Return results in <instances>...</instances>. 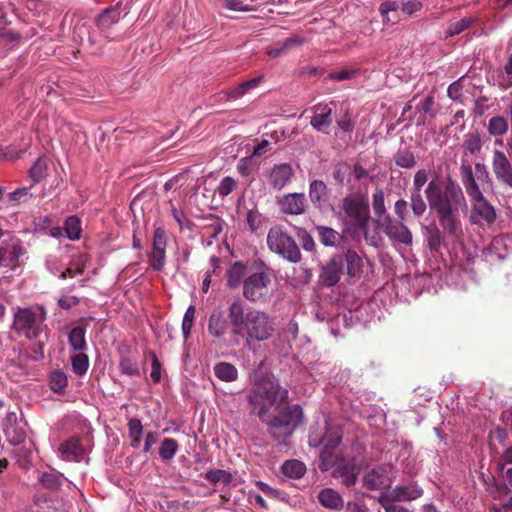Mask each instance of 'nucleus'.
I'll use <instances>...</instances> for the list:
<instances>
[{
  "label": "nucleus",
  "instance_id": "nucleus-1",
  "mask_svg": "<svg viewBox=\"0 0 512 512\" xmlns=\"http://www.w3.org/2000/svg\"><path fill=\"white\" fill-rule=\"evenodd\" d=\"M425 196L443 231L448 236L457 235L461 226L459 211L467 206L465 195L458 182L450 177L445 181L432 179L427 184Z\"/></svg>",
  "mask_w": 512,
  "mask_h": 512
},
{
  "label": "nucleus",
  "instance_id": "nucleus-2",
  "mask_svg": "<svg viewBox=\"0 0 512 512\" xmlns=\"http://www.w3.org/2000/svg\"><path fill=\"white\" fill-rule=\"evenodd\" d=\"M272 269L264 263L247 267L243 262H235L227 271V286L235 289L242 285L243 297L251 303H265L272 294Z\"/></svg>",
  "mask_w": 512,
  "mask_h": 512
},
{
  "label": "nucleus",
  "instance_id": "nucleus-3",
  "mask_svg": "<svg viewBox=\"0 0 512 512\" xmlns=\"http://www.w3.org/2000/svg\"><path fill=\"white\" fill-rule=\"evenodd\" d=\"M231 333L245 339L247 343L263 342L274 333V319L265 311L255 308L245 310L244 303L237 299L228 307Z\"/></svg>",
  "mask_w": 512,
  "mask_h": 512
},
{
  "label": "nucleus",
  "instance_id": "nucleus-4",
  "mask_svg": "<svg viewBox=\"0 0 512 512\" xmlns=\"http://www.w3.org/2000/svg\"><path fill=\"white\" fill-rule=\"evenodd\" d=\"M370 219L369 204L365 196L352 194L343 199L341 220L345 231L354 239L364 237L368 244L377 246L379 237L377 234H370L368 230Z\"/></svg>",
  "mask_w": 512,
  "mask_h": 512
},
{
  "label": "nucleus",
  "instance_id": "nucleus-5",
  "mask_svg": "<svg viewBox=\"0 0 512 512\" xmlns=\"http://www.w3.org/2000/svg\"><path fill=\"white\" fill-rule=\"evenodd\" d=\"M288 400V390L271 375H260L255 379L248 401L261 421H266L272 407L279 409Z\"/></svg>",
  "mask_w": 512,
  "mask_h": 512
},
{
  "label": "nucleus",
  "instance_id": "nucleus-6",
  "mask_svg": "<svg viewBox=\"0 0 512 512\" xmlns=\"http://www.w3.org/2000/svg\"><path fill=\"white\" fill-rule=\"evenodd\" d=\"M47 311L41 305L17 307L14 310L12 329L18 336L37 340L47 328Z\"/></svg>",
  "mask_w": 512,
  "mask_h": 512
},
{
  "label": "nucleus",
  "instance_id": "nucleus-7",
  "mask_svg": "<svg viewBox=\"0 0 512 512\" xmlns=\"http://www.w3.org/2000/svg\"><path fill=\"white\" fill-rule=\"evenodd\" d=\"M461 176L466 193L470 197L472 203L471 221L475 224L480 221L487 224L494 223L496 220V211L481 192L475 180L471 166H462Z\"/></svg>",
  "mask_w": 512,
  "mask_h": 512
},
{
  "label": "nucleus",
  "instance_id": "nucleus-8",
  "mask_svg": "<svg viewBox=\"0 0 512 512\" xmlns=\"http://www.w3.org/2000/svg\"><path fill=\"white\" fill-rule=\"evenodd\" d=\"M267 245L272 252L292 263H297L301 260V252L298 245L293 238L279 226L270 228L267 235Z\"/></svg>",
  "mask_w": 512,
  "mask_h": 512
},
{
  "label": "nucleus",
  "instance_id": "nucleus-9",
  "mask_svg": "<svg viewBox=\"0 0 512 512\" xmlns=\"http://www.w3.org/2000/svg\"><path fill=\"white\" fill-rule=\"evenodd\" d=\"M342 440V434L337 427H328L324 436L320 439L314 435H310L309 443L311 446L322 445L320 452V465L321 471H327L333 464V459L337 456L335 454L336 448L340 445Z\"/></svg>",
  "mask_w": 512,
  "mask_h": 512
},
{
  "label": "nucleus",
  "instance_id": "nucleus-10",
  "mask_svg": "<svg viewBox=\"0 0 512 512\" xmlns=\"http://www.w3.org/2000/svg\"><path fill=\"white\" fill-rule=\"evenodd\" d=\"M303 420V410L298 404L288 406L279 411L276 416L270 418L267 414L266 421L271 428V435L277 437L275 429H284L283 435L289 436Z\"/></svg>",
  "mask_w": 512,
  "mask_h": 512
},
{
  "label": "nucleus",
  "instance_id": "nucleus-11",
  "mask_svg": "<svg viewBox=\"0 0 512 512\" xmlns=\"http://www.w3.org/2000/svg\"><path fill=\"white\" fill-rule=\"evenodd\" d=\"M167 232L164 227H156L153 233L152 250L148 263L153 271H162L166 265Z\"/></svg>",
  "mask_w": 512,
  "mask_h": 512
},
{
  "label": "nucleus",
  "instance_id": "nucleus-12",
  "mask_svg": "<svg viewBox=\"0 0 512 512\" xmlns=\"http://www.w3.org/2000/svg\"><path fill=\"white\" fill-rule=\"evenodd\" d=\"M376 223L391 241L404 245L412 244V233L403 221H394L390 216H385L381 220H376Z\"/></svg>",
  "mask_w": 512,
  "mask_h": 512
},
{
  "label": "nucleus",
  "instance_id": "nucleus-13",
  "mask_svg": "<svg viewBox=\"0 0 512 512\" xmlns=\"http://www.w3.org/2000/svg\"><path fill=\"white\" fill-rule=\"evenodd\" d=\"M330 468H334L332 476L334 478H340L345 486L350 487L356 483L358 473L353 458L345 459L336 456Z\"/></svg>",
  "mask_w": 512,
  "mask_h": 512
},
{
  "label": "nucleus",
  "instance_id": "nucleus-14",
  "mask_svg": "<svg viewBox=\"0 0 512 512\" xmlns=\"http://www.w3.org/2000/svg\"><path fill=\"white\" fill-rule=\"evenodd\" d=\"M492 169L498 181L512 188V165L503 151H493Z\"/></svg>",
  "mask_w": 512,
  "mask_h": 512
},
{
  "label": "nucleus",
  "instance_id": "nucleus-15",
  "mask_svg": "<svg viewBox=\"0 0 512 512\" xmlns=\"http://www.w3.org/2000/svg\"><path fill=\"white\" fill-rule=\"evenodd\" d=\"M60 457L66 461L80 462L87 454V450L81 444V438L73 436L62 442L58 448Z\"/></svg>",
  "mask_w": 512,
  "mask_h": 512
},
{
  "label": "nucleus",
  "instance_id": "nucleus-16",
  "mask_svg": "<svg viewBox=\"0 0 512 512\" xmlns=\"http://www.w3.org/2000/svg\"><path fill=\"white\" fill-rule=\"evenodd\" d=\"M25 253L19 240H12L10 244L0 246V268L14 269L18 265L19 258Z\"/></svg>",
  "mask_w": 512,
  "mask_h": 512
},
{
  "label": "nucleus",
  "instance_id": "nucleus-17",
  "mask_svg": "<svg viewBox=\"0 0 512 512\" xmlns=\"http://www.w3.org/2000/svg\"><path fill=\"white\" fill-rule=\"evenodd\" d=\"M294 177V170L290 164L281 163L274 165L268 179L269 185L275 190H282Z\"/></svg>",
  "mask_w": 512,
  "mask_h": 512
},
{
  "label": "nucleus",
  "instance_id": "nucleus-18",
  "mask_svg": "<svg viewBox=\"0 0 512 512\" xmlns=\"http://www.w3.org/2000/svg\"><path fill=\"white\" fill-rule=\"evenodd\" d=\"M278 204L283 213L300 215L305 211V195L303 193H289L279 199Z\"/></svg>",
  "mask_w": 512,
  "mask_h": 512
},
{
  "label": "nucleus",
  "instance_id": "nucleus-19",
  "mask_svg": "<svg viewBox=\"0 0 512 512\" xmlns=\"http://www.w3.org/2000/svg\"><path fill=\"white\" fill-rule=\"evenodd\" d=\"M363 482L367 489L379 490L390 486L391 479L385 467H376L365 474Z\"/></svg>",
  "mask_w": 512,
  "mask_h": 512
},
{
  "label": "nucleus",
  "instance_id": "nucleus-20",
  "mask_svg": "<svg viewBox=\"0 0 512 512\" xmlns=\"http://www.w3.org/2000/svg\"><path fill=\"white\" fill-rule=\"evenodd\" d=\"M319 504L332 511H340L344 508V499L339 492L332 488H323L318 492Z\"/></svg>",
  "mask_w": 512,
  "mask_h": 512
},
{
  "label": "nucleus",
  "instance_id": "nucleus-21",
  "mask_svg": "<svg viewBox=\"0 0 512 512\" xmlns=\"http://www.w3.org/2000/svg\"><path fill=\"white\" fill-rule=\"evenodd\" d=\"M314 116L311 118V126L320 132H327L332 123V109L327 104H318L313 107Z\"/></svg>",
  "mask_w": 512,
  "mask_h": 512
},
{
  "label": "nucleus",
  "instance_id": "nucleus-22",
  "mask_svg": "<svg viewBox=\"0 0 512 512\" xmlns=\"http://www.w3.org/2000/svg\"><path fill=\"white\" fill-rule=\"evenodd\" d=\"M390 499L397 501H412L423 494V490L417 485H397L392 491L386 493Z\"/></svg>",
  "mask_w": 512,
  "mask_h": 512
},
{
  "label": "nucleus",
  "instance_id": "nucleus-23",
  "mask_svg": "<svg viewBox=\"0 0 512 512\" xmlns=\"http://www.w3.org/2000/svg\"><path fill=\"white\" fill-rule=\"evenodd\" d=\"M228 320L221 310H215L211 313L208 320V332L215 338L222 337L228 329Z\"/></svg>",
  "mask_w": 512,
  "mask_h": 512
},
{
  "label": "nucleus",
  "instance_id": "nucleus-24",
  "mask_svg": "<svg viewBox=\"0 0 512 512\" xmlns=\"http://www.w3.org/2000/svg\"><path fill=\"white\" fill-rule=\"evenodd\" d=\"M263 80V76L253 78L248 81H244L237 86L231 87L224 91V94L228 100H236L243 97L252 89L256 88Z\"/></svg>",
  "mask_w": 512,
  "mask_h": 512
},
{
  "label": "nucleus",
  "instance_id": "nucleus-25",
  "mask_svg": "<svg viewBox=\"0 0 512 512\" xmlns=\"http://www.w3.org/2000/svg\"><path fill=\"white\" fill-rule=\"evenodd\" d=\"M343 263L333 259L324 269L321 274L323 283L326 286H334L340 280L342 274Z\"/></svg>",
  "mask_w": 512,
  "mask_h": 512
},
{
  "label": "nucleus",
  "instance_id": "nucleus-26",
  "mask_svg": "<svg viewBox=\"0 0 512 512\" xmlns=\"http://www.w3.org/2000/svg\"><path fill=\"white\" fill-rule=\"evenodd\" d=\"M214 375L223 382H233L238 378L237 368L229 362H219L213 367Z\"/></svg>",
  "mask_w": 512,
  "mask_h": 512
},
{
  "label": "nucleus",
  "instance_id": "nucleus-27",
  "mask_svg": "<svg viewBox=\"0 0 512 512\" xmlns=\"http://www.w3.org/2000/svg\"><path fill=\"white\" fill-rule=\"evenodd\" d=\"M346 272L350 277H358L362 271L363 260L354 250H348L344 255Z\"/></svg>",
  "mask_w": 512,
  "mask_h": 512
},
{
  "label": "nucleus",
  "instance_id": "nucleus-28",
  "mask_svg": "<svg viewBox=\"0 0 512 512\" xmlns=\"http://www.w3.org/2000/svg\"><path fill=\"white\" fill-rule=\"evenodd\" d=\"M281 472L290 479H300L306 473V466L303 462L296 459L287 460L282 464Z\"/></svg>",
  "mask_w": 512,
  "mask_h": 512
},
{
  "label": "nucleus",
  "instance_id": "nucleus-29",
  "mask_svg": "<svg viewBox=\"0 0 512 512\" xmlns=\"http://www.w3.org/2000/svg\"><path fill=\"white\" fill-rule=\"evenodd\" d=\"M86 329L82 326L74 327L68 334V342L74 351H85L87 349Z\"/></svg>",
  "mask_w": 512,
  "mask_h": 512
},
{
  "label": "nucleus",
  "instance_id": "nucleus-30",
  "mask_svg": "<svg viewBox=\"0 0 512 512\" xmlns=\"http://www.w3.org/2000/svg\"><path fill=\"white\" fill-rule=\"evenodd\" d=\"M326 196V184L320 180L312 181L309 188V197L311 202L320 207L326 201Z\"/></svg>",
  "mask_w": 512,
  "mask_h": 512
},
{
  "label": "nucleus",
  "instance_id": "nucleus-31",
  "mask_svg": "<svg viewBox=\"0 0 512 512\" xmlns=\"http://www.w3.org/2000/svg\"><path fill=\"white\" fill-rule=\"evenodd\" d=\"M400 9V2L397 0H389L382 2L379 6V12L383 18V23H396L399 18L396 15L390 16V13H396Z\"/></svg>",
  "mask_w": 512,
  "mask_h": 512
},
{
  "label": "nucleus",
  "instance_id": "nucleus-32",
  "mask_svg": "<svg viewBox=\"0 0 512 512\" xmlns=\"http://www.w3.org/2000/svg\"><path fill=\"white\" fill-rule=\"evenodd\" d=\"M508 121L503 116H493L488 121L487 130L491 136L501 137L507 133Z\"/></svg>",
  "mask_w": 512,
  "mask_h": 512
},
{
  "label": "nucleus",
  "instance_id": "nucleus-33",
  "mask_svg": "<svg viewBox=\"0 0 512 512\" xmlns=\"http://www.w3.org/2000/svg\"><path fill=\"white\" fill-rule=\"evenodd\" d=\"M483 146L481 135L478 132L468 133L463 141L465 152L470 155L480 153Z\"/></svg>",
  "mask_w": 512,
  "mask_h": 512
},
{
  "label": "nucleus",
  "instance_id": "nucleus-34",
  "mask_svg": "<svg viewBox=\"0 0 512 512\" xmlns=\"http://www.w3.org/2000/svg\"><path fill=\"white\" fill-rule=\"evenodd\" d=\"M316 229L323 245L333 247L339 243L340 234L334 229L326 226H318Z\"/></svg>",
  "mask_w": 512,
  "mask_h": 512
},
{
  "label": "nucleus",
  "instance_id": "nucleus-35",
  "mask_svg": "<svg viewBox=\"0 0 512 512\" xmlns=\"http://www.w3.org/2000/svg\"><path fill=\"white\" fill-rule=\"evenodd\" d=\"M64 231L68 239L79 240L82 232L80 219L76 216L68 217L64 223Z\"/></svg>",
  "mask_w": 512,
  "mask_h": 512
},
{
  "label": "nucleus",
  "instance_id": "nucleus-36",
  "mask_svg": "<svg viewBox=\"0 0 512 512\" xmlns=\"http://www.w3.org/2000/svg\"><path fill=\"white\" fill-rule=\"evenodd\" d=\"M71 365L72 370L76 375L80 377L85 375L89 368L88 355L83 353V351L73 355L71 357Z\"/></svg>",
  "mask_w": 512,
  "mask_h": 512
},
{
  "label": "nucleus",
  "instance_id": "nucleus-37",
  "mask_svg": "<svg viewBox=\"0 0 512 512\" xmlns=\"http://www.w3.org/2000/svg\"><path fill=\"white\" fill-rule=\"evenodd\" d=\"M179 445L173 438H165L159 447V456L162 460H171L177 453Z\"/></svg>",
  "mask_w": 512,
  "mask_h": 512
},
{
  "label": "nucleus",
  "instance_id": "nucleus-38",
  "mask_svg": "<svg viewBox=\"0 0 512 512\" xmlns=\"http://www.w3.org/2000/svg\"><path fill=\"white\" fill-rule=\"evenodd\" d=\"M50 388L56 393H62L68 384L67 375L60 370L53 371L49 378Z\"/></svg>",
  "mask_w": 512,
  "mask_h": 512
},
{
  "label": "nucleus",
  "instance_id": "nucleus-39",
  "mask_svg": "<svg viewBox=\"0 0 512 512\" xmlns=\"http://www.w3.org/2000/svg\"><path fill=\"white\" fill-rule=\"evenodd\" d=\"M39 481L45 488L57 491L62 486V475L46 472L40 475Z\"/></svg>",
  "mask_w": 512,
  "mask_h": 512
},
{
  "label": "nucleus",
  "instance_id": "nucleus-40",
  "mask_svg": "<svg viewBox=\"0 0 512 512\" xmlns=\"http://www.w3.org/2000/svg\"><path fill=\"white\" fill-rule=\"evenodd\" d=\"M204 478L212 484L223 483L228 485L232 481L231 473L222 469L209 470L204 474Z\"/></svg>",
  "mask_w": 512,
  "mask_h": 512
},
{
  "label": "nucleus",
  "instance_id": "nucleus-41",
  "mask_svg": "<svg viewBox=\"0 0 512 512\" xmlns=\"http://www.w3.org/2000/svg\"><path fill=\"white\" fill-rule=\"evenodd\" d=\"M372 207L375 215L379 218L378 220L383 219L386 215L385 208V197L384 192L381 189H377L372 196Z\"/></svg>",
  "mask_w": 512,
  "mask_h": 512
},
{
  "label": "nucleus",
  "instance_id": "nucleus-42",
  "mask_svg": "<svg viewBox=\"0 0 512 512\" xmlns=\"http://www.w3.org/2000/svg\"><path fill=\"white\" fill-rule=\"evenodd\" d=\"M8 197L11 203L14 205H20L22 203H27L33 197V193L31 192V187H22L9 193Z\"/></svg>",
  "mask_w": 512,
  "mask_h": 512
},
{
  "label": "nucleus",
  "instance_id": "nucleus-43",
  "mask_svg": "<svg viewBox=\"0 0 512 512\" xmlns=\"http://www.w3.org/2000/svg\"><path fill=\"white\" fill-rule=\"evenodd\" d=\"M473 22L474 19L472 17H464L458 21L452 22L448 25L446 34L450 37L458 35L468 29Z\"/></svg>",
  "mask_w": 512,
  "mask_h": 512
},
{
  "label": "nucleus",
  "instance_id": "nucleus-44",
  "mask_svg": "<svg viewBox=\"0 0 512 512\" xmlns=\"http://www.w3.org/2000/svg\"><path fill=\"white\" fill-rule=\"evenodd\" d=\"M410 205L414 215L417 217L422 216L427 209V204L421 192L411 191Z\"/></svg>",
  "mask_w": 512,
  "mask_h": 512
},
{
  "label": "nucleus",
  "instance_id": "nucleus-45",
  "mask_svg": "<svg viewBox=\"0 0 512 512\" xmlns=\"http://www.w3.org/2000/svg\"><path fill=\"white\" fill-rule=\"evenodd\" d=\"M128 428H129V435L132 438L131 445H132V447L136 448V447H138V445L141 441V436L143 433L142 423L139 419L132 418L129 420Z\"/></svg>",
  "mask_w": 512,
  "mask_h": 512
},
{
  "label": "nucleus",
  "instance_id": "nucleus-46",
  "mask_svg": "<svg viewBox=\"0 0 512 512\" xmlns=\"http://www.w3.org/2000/svg\"><path fill=\"white\" fill-rule=\"evenodd\" d=\"M194 319H195V306L190 305L187 308V310L183 316V320H182V334H183V338L185 340H187L190 336V333H191V330H192V327L194 324Z\"/></svg>",
  "mask_w": 512,
  "mask_h": 512
},
{
  "label": "nucleus",
  "instance_id": "nucleus-47",
  "mask_svg": "<svg viewBox=\"0 0 512 512\" xmlns=\"http://www.w3.org/2000/svg\"><path fill=\"white\" fill-rule=\"evenodd\" d=\"M30 177L34 182H39L47 174V161L43 158H38L29 171Z\"/></svg>",
  "mask_w": 512,
  "mask_h": 512
},
{
  "label": "nucleus",
  "instance_id": "nucleus-48",
  "mask_svg": "<svg viewBox=\"0 0 512 512\" xmlns=\"http://www.w3.org/2000/svg\"><path fill=\"white\" fill-rule=\"evenodd\" d=\"M247 224L252 232L261 230L264 226L265 217L257 210H250L246 216Z\"/></svg>",
  "mask_w": 512,
  "mask_h": 512
},
{
  "label": "nucleus",
  "instance_id": "nucleus-49",
  "mask_svg": "<svg viewBox=\"0 0 512 512\" xmlns=\"http://www.w3.org/2000/svg\"><path fill=\"white\" fill-rule=\"evenodd\" d=\"M395 163L401 168H412L416 164L415 156L410 151H399L394 157Z\"/></svg>",
  "mask_w": 512,
  "mask_h": 512
},
{
  "label": "nucleus",
  "instance_id": "nucleus-50",
  "mask_svg": "<svg viewBox=\"0 0 512 512\" xmlns=\"http://www.w3.org/2000/svg\"><path fill=\"white\" fill-rule=\"evenodd\" d=\"M119 369L122 374L128 376H139L140 370L137 363L129 357H122L119 363Z\"/></svg>",
  "mask_w": 512,
  "mask_h": 512
},
{
  "label": "nucleus",
  "instance_id": "nucleus-51",
  "mask_svg": "<svg viewBox=\"0 0 512 512\" xmlns=\"http://www.w3.org/2000/svg\"><path fill=\"white\" fill-rule=\"evenodd\" d=\"M236 187L237 181L230 176H226L222 178V180L218 184L216 192L218 193L219 196L226 197L229 194H231L236 189Z\"/></svg>",
  "mask_w": 512,
  "mask_h": 512
},
{
  "label": "nucleus",
  "instance_id": "nucleus-52",
  "mask_svg": "<svg viewBox=\"0 0 512 512\" xmlns=\"http://www.w3.org/2000/svg\"><path fill=\"white\" fill-rule=\"evenodd\" d=\"M256 165L254 164V157L248 156L243 157L237 162L236 169L238 173L243 177H248L255 170Z\"/></svg>",
  "mask_w": 512,
  "mask_h": 512
},
{
  "label": "nucleus",
  "instance_id": "nucleus-53",
  "mask_svg": "<svg viewBox=\"0 0 512 512\" xmlns=\"http://www.w3.org/2000/svg\"><path fill=\"white\" fill-rule=\"evenodd\" d=\"M427 245L432 252H437L442 244L441 232L437 227L428 230L426 236Z\"/></svg>",
  "mask_w": 512,
  "mask_h": 512
},
{
  "label": "nucleus",
  "instance_id": "nucleus-54",
  "mask_svg": "<svg viewBox=\"0 0 512 512\" xmlns=\"http://www.w3.org/2000/svg\"><path fill=\"white\" fill-rule=\"evenodd\" d=\"M395 501L396 500L390 499V496L385 493L381 494L378 498V502L384 508L385 512H408L403 506L394 504Z\"/></svg>",
  "mask_w": 512,
  "mask_h": 512
},
{
  "label": "nucleus",
  "instance_id": "nucleus-55",
  "mask_svg": "<svg viewBox=\"0 0 512 512\" xmlns=\"http://www.w3.org/2000/svg\"><path fill=\"white\" fill-rule=\"evenodd\" d=\"M120 19V11L118 8H108L102 12L99 17L101 25H111L117 23Z\"/></svg>",
  "mask_w": 512,
  "mask_h": 512
},
{
  "label": "nucleus",
  "instance_id": "nucleus-56",
  "mask_svg": "<svg viewBox=\"0 0 512 512\" xmlns=\"http://www.w3.org/2000/svg\"><path fill=\"white\" fill-rule=\"evenodd\" d=\"M149 357L151 358V373L150 377L154 383H159L161 381V371L162 365L159 361L156 353L154 351L149 352Z\"/></svg>",
  "mask_w": 512,
  "mask_h": 512
},
{
  "label": "nucleus",
  "instance_id": "nucleus-57",
  "mask_svg": "<svg viewBox=\"0 0 512 512\" xmlns=\"http://www.w3.org/2000/svg\"><path fill=\"white\" fill-rule=\"evenodd\" d=\"M429 173L425 169L418 170L413 178V187L411 191L421 192L424 185L428 182Z\"/></svg>",
  "mask_w": 512,
  "mask_h": 512
},
{
  "label": "nucleus",
  "instance_id": "nucleus-58",
  "mask_svg": "<svg viewBox=\"0 0 512 512\" xmlns=\"http://www.w3.org/2000/svg\"><path fill=\"white\" fill-rule=\"evenodd\" d=\"M305 42V39L301 35H293L289 38H287L283 43L282 46L286 53H288L290 50L301 46Z\"/></svg>",
  "mask_w": 512,
  "mask_h": 512
},
{
  "label": "nucleus",
  "instance_id": "nucleus-59",
  "mask_svg": "<svg viewBox=\"0 0 512 512\" xmlns=\"http://www.w3.org/2000/svg\"><path fill=\"white\" fill-rule=\"evenodd\" d=\"M423 5L420 1H407L400 3V9L407 15H412L422 9Z\"/></svg>",
  "mask_w": 512,
  "mask_h": 512
},
{
  "label": "nucleus",
  "instance_id": "nucleus-60",
  "mask_svg": "<svg viewBox=\"0 0 512 512\" xmlns=\"http://www.w3.org/2000/svg\"><path fill=\"white\" fill-rule=\"evenodd\" d=\"M408 203L404 199H399L394 204V212L397 215L399 221H404L407 216Z\"/></svg>",
  "mask_w": 512,
  "mask_h": 512
},
{
  "label": "nucleus",
  "instance_id": "nucleus-61",
  "mask_svg": "<svg viewBox=\"0 0 512 512\" xmlns=\"http://www.w3.org/2000/svg\"><path fill=\"white\" fill-rule=\"evenodd\" d=\"M462 94V85L460 81H455L448 86L447 95L452 100H458Z\"/></svg>",
  "mask_w": 512,
  "mask_h": 512
},
{
  "label": "nucleus",
  "instance_id": "nucleus-62",
  "mask_svg": "<svg viewBox=\"0 0 512 512\" xmlns=\"http://www.w3.org/2000/svg\"><path fill=\"white\" fill-rule=\"evenodd\" d=\"M224 6L232 11H249L250 8L240 0H223Z\"/></svg>",
  "mask_w": 512,
  "mask_h": 512
},
{
  "label": "nucleus",
  "instance_id": "nucleus-63",
  "mask_svg": "<svg viewBox=\"0 0 512 512\" xmlns=\"http://www.w3.org/2000/svg\"><path fill=\"white\" fill-rule=\"evenodd\" d=\"M78 303L79 300L75 296H63L58 299V306L66 310L76 306Z\"/></svg>",
  "mask_w": 512,
  "mask_h": 512
},
{
  "label": "nucleus",
  "instance_id": "nucleus-64",
  "mask_svg": "<svg viewBox=\"0 0 512 512\" xmlns=\"http://www.w3.org/2000/svg\"><path fill=\"white\" fill-rule=\"evenodd\" d=\"M346 512H368L365 503L360 501H349L345 507Z\"/></svg>",
  "mask_w": 512,
  "mask_h": 512
}]
</instances>
